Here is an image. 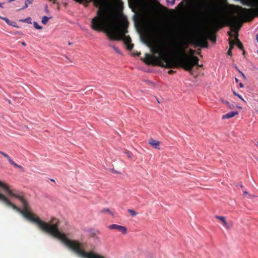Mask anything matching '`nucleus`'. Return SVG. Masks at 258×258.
<instances>
[{"mask_svg": "<svg viewBox=\"0 0 258 258\" xmlns=\"http://www.w3.org/2000/svg\"><path fill=\"white\" fill-rule=\"evenodd\" d=\"M257 144H258V142H257Z\"/></svg>", "mask_w": 258, "mask_h": 258, "instance_id": "48", "label": "nucleus"}, {"mask_svg": "<svg viewBox=\"0 0 258 258\" xmlns=\"http://www.w3.org/2000/svg\"><path fill=\"white\" fill-rule=\"evenodd\" d=\"M231 49H229V50H228V52H227V54L229 55H231Z\"/></svg>", "mask_w": 258, "mask_h": 258, "instance_id": "28", "label": "nucleus"}, {"mask_svg": "<svg viewBox=\"0 0 258 258\" xmlns=\"http://www.w3.org/2000/svg\"><path fill=\"white\" fill-rule=\"evenodd\" d=\"M100 212L102 213H108L110 215H113V213L110 211V209L109 208H104L100 210Z\"/></svg>", "mask_w": 258, "mask_h": 258, "instance_id": "12", "label": "nucleus"}, {"mask_svg": "<svg viewBox=\"0 0 258 258\" xmlns=\"http://www.w3.org/2000/svg\"><path fill=\"white\" fill-rule=\"evenodd\" d=\"M108 228L110 229L117 230L119 231L120 232H121L123 234H126L127 232V228L125 226L119 225L115 224L110 225L108 226Z\"/></svg>", "mask_w": 258, "mask_h": 258, "instance_id": "5", "label": "nucleus"}, {"mask_svg": "<svg viewBox=\"0 0 258 258\" xmlns=\"http://www.w3.org/2000/svg\"><path fill=\"white\" fill-rule=\"evenodd\" d=\"M34 27L38 30L41 29L42 27L40 25H39L36 21L34 22L33 23Z\"/></svg>", "mask_w": 258, "mask_h": 258, "instance_id": "16", "label": "nucleus"}, {"mask_svg": "<svg viewBox=\"0 0 258 258\" xmlns=\"http://www.w3.org/2000/svg\"><path fill=\"white\" fill-rule=\"evenodd\" d=\"M149 144L154 148L159 150L160 149V142L158 141L154 140L153 139H150L149 141Z\"/></svg>", "mask_w": 258, "mask_h": 258, "instance_id": "9", "label": "nucleus"}, {"mask_svg": "<svg viewBox=\"0 0 258 258\" xmlns=\"http://www.w3.org/2000/svg\"><path fill=\"white\" fill-rule=\"evenodd\" d=\"M233 93L234 95L237 96L241 100H242L243 101H245V100L243 99V98L242 97V96L240 95H239V94L237 93L234 90L233 91Z\"/></svg>", "mask_w": 258, "mask_h": 258, "instance_id": "18", "label": "nucleus"}, {"mask_svg": "<svg viewBox=\"0 0 258 258\" xmlns=\"http://www.w3.org/2000/svg\"><path fill=\"white\" fill-rule=\"evenodd\" d=\"M125 154L126 155L128 158L131 159L132 158V154L131 152L126 151L125 152Z\"/></svg>", "mask_w": 258, "mask_h": 258, "instance_id": "23", "label": "nucleus"}, {"mask_svg": "<svg viewBox=\"0 0 258 258\" xmlns=\"http://www.w3.org/2000/svg\"><path fill=\"white\" fill-rule=\"evenodd\" d=\"M256 40L257 42L258 43V33L256 35Z\"/></svg>", "mask_w": 258, "mask_h": 258, "instance_id": "36", "label": "nucleus"}, {"mask_svg": "<svg viewBox=\"0 0 258 258\" xmlns=\"http://www.w3.org/2000/svg\"><path fill=\"white\" fill-rule=\"evenodd\" d=\"M0 154L1 155H2L3 156H4L6 158H7L8 159V160L9 161V162H10V163L11 165H13L15 167H16V168H18L19 169H23V167L22 166L19 165L15 163L13 161V160L6 153L0 151Z\"/></svg>", "mask_w": 258, "mask_h": 258, "instance_id": "6", "label": "nucleus"}, {"mask_svg": "<svg viewBox=\"0 0 258 258\" xmlns=\"http://www.w3.org/2000/svg\"><path fill=\"white\" fill-rule=\"evenodd\" d=\"M242 76L243 77V78H244V79L246 78L245 76L244 75V74H242Z\"/></svg>", "mask_w": 258, "mask_h": 258, "instance_id": "40", "label": "nucleus"}, {"mask_svg": "<svg viewBox=\"0 0 258 258\" xmlns=\"http://www.w3.org/2000/svg\"><path fill=\"white\" fill-rule=\"evenodd\" d=\"M4 3H0V7L2 8H4Z\"/></svg>", "mask_w": 258, "mask_h": 258, "instance_id": "32", "label": "nucleus"}, {"mask_svg": "<svg viewBox=\"0 0 258 258\" xmlns=\"http://www.w3.org/2000/svg\"><path fill=\"white\" fill-rule=\"evenodd\" d=\"M127 211L128 213H130L131 214V215L132 217H134L138 214V213H137L135 211L132 210V209H128Z\"/></svg>", "mask_w": 258, "mask_h": 258, "instance_id": "14", "label": "nucleus"}, {"mask_svg": "<svg viewBox=\"0 0 258 258\" xmlns=\"http://www.w3.org/2000/svg\"><path fill=\"white\" fill-rule=\"evenodd\" d=\"M106 45L112 47L117 53L121 54L120 51L114 45H112L109 44H106Z\"/></svg>", "mask_w": 258, "mask_h": 258, "instance_id": "13", "label": "nucleus"}, {"mask_svg": "<svg viewBox=\"0 0 258 258\" xmlns=\"http://www.w3.org/2000/svg\"><path fill=\"white\" fill-rule=\"evenodd\" d=\"M256 196L254 195L248 194V198H256Z\"/></svg>", "mask_w": 258, "mask_h": 258, "instance_id": "26", "label": "nucleus"}, {"mask_svg": "<svg viewBox=\"0 0 258 258\" xmlns=\"http://www.w3.org/2000/svg\"><path fill=\"white\" fill-rule=\"evenodd\" d=\"M175 0H171V1L170 2L171 4L172 5H173L174 4V3H175Z\"/></svg>", "mask_w": 258, "mask_h": 258, "instance_id": "31", "label": "nucleus"}, {"mask_svg": "<svg viewBox=\"0 0 258 258\" xmlns=\"http://www.w3.org/2000/svg\"><path fill=\"white\" fill-rule=\"evenodd\" d=\"M235 43L233 40L230 41V42H229L230 48L229 49H232L233 48V47H234V45H235Z\"/></svg>", "mask_w": 258, "mask_h": 258, "instance_id": "22", "label": "nucleus"}, {"mask_svg": "<svg viewBox=\"0 0 258 258\" xmlns=\"http://www.w3.org/2000/svg\"><path fill=\"white\" fill-rule=\"evenodd\" d=\"M237 186H239L241 188L243 187V185L242 184H237Z\"/></svg>", "mask_w": 258, "mask_h": 258, "instance_id": "33", "label": "nucleus"}, {"mask_svg": "<svg viewBox=\"0 0 258 258\" xmlns=\"http://www.w3.org/2000/svg\"><path fill=\"white\" fill-rule=\"evenodd\" d=\"M14 1V0H9V2H13V1Z\"/></svg>", "mask_w": 258, "mask_h": 258, "instance_id": "43", "label": "nucleus"}, {"mask_svg": "<svg viewBox=\"0 0 258 258\" xmlns=\"http://www.w3.org/2000/svg\"><path fill=\"white\" fill-rule=\"evenodd\" d=\"M199 59L196 56L189 57L186 55L183 54L181 57L180 63L182 66L183 68L187 71L191 72L193 67L197 65L201 67L198 63Z\"/></svg>", "mask_w": 258, "mask_h": 258, "instance_id": "4", "label": "nucleus"}, {"mask_svg": "<svg viewBox=\"0 0 258 258\" xmlns=\"http://www.w3.org/2000/svg\"><path fill=\"white\" fill-rule=\"evenodd\" d=\"M22 45L23 46H26V44L25 42H22Z\"/></svg>", "mask_w": 258, "mask_h": 258, "instance_id": "35", "label": "nucleus"}, {"mask_svg": "<svg viewBox=\"0 0 258 258\" xmlns=\"http://www.w3.org/2000/svg\"><path fill=\"white\" fill-rule=\"evenodd\" d=\"M215 218L216 219L220 220L222 222L223 226L226 229H228V230L229 229L232 225L231 223H228L227 222V221H226V219H225V217L224 216H220L216 215V216H215Z\"/></svg>", "mask_w": 258, "mask_h": 258, "instance_id": "7", "label": "nucleus"}, {"mask_svg": "<svg viewBox=\"0 0 258 258\" xmlns=\"http://www.w3.org/2000/svg\"><path fill=\"white\" fill-rule=\"evenodd\" d=\"M28 3L25 2L24 6L21 9L23 10V9H26V8H27L28 7Z\"/></svg>", "mask_w": 258, "mask_h": 258, "instance_id": "27", "label": "nucleus"}, {"mask_svg": "<svg viewBox=\"0 0 258 258\" xmlns=\"http://www.w3.org/2000/svg\"><path fill=\"white\" fill-rule=\"evenodd\" d=\"M257 160L258 161V158L257 159Z\"/></svg>", "mask_w": 258, "mask_h": 258, "instance_id": "47", "label": "nucleus"}, {"mask_svg": "<svg viewBox=\"0 0 258 258\" xmlns=\"http://www.w3.org/2000/svg\"><path fill=\"white\" fill-rule=\"evenodd\" d=\"M33 2V0H26L25 2L28 3V5L32 4Z\"/></svg>", "mask_w": 258, "mask_h": 258, "instance_id": "25", "label": "nucleus"}, {"mask_svg": "<svg viewBox=\"0 0 258 258\" xmlns=\"http://www.w3.org/2000/svg\"><path fill=\"white\" fill-rule=\"evenodd\" d=\"M238 71L239 73L241 75H242V74H243L241 71H239V70H238Z\"/></svg>", "mask_w": 258, "mask_h": 258, "instance_id": "39", "label": "nucleus"}, {"mask_svg": "<svg viewBox=\"0 0 258 258\" xmlns=\"http://www.w3.org/2000/svg\"><path fill=\"white\" fill-rule=\"evenodd\" d=\"M222 102L224 104H226L229 107V108H230V109L233 108L234 107V106L233 105L231 104L229 102H228L226 100H222Z\"/></svg>", "mask_w": 258, "mask_h": 258, "instance_id": "15", "label": "nucleus"}, {"mask_svg": "<svg viewBox=\"0 0 258 258\" xmlns=\"http://www.w3.org/2000/svg\"><path fill=\"white\" fill-rule=\"evenodd\" d=\"M69 45H71L72 44V43H71L70 42H69L68 43Z\"/></svg>", "mask_w": 258, "mask_h": 258, "instance_id": "44", "label": "nucleus"}, {"mask_svg": "<svg viewBox=\"0 0 258 258\" xmlns=\"http://www.w3.org/2000/svg\"><path fill=\"white\" fill-rule=\"evenodd\" d=\"M51 18V17H48L47 16H43L42 18V19H41V23L43 24H46L49 20V19H50Z\"/></svg>", "mask_w": 258, "mask_h": 258, "instance_id": "11", "label": "nucleus"}, {"mask_svg": "<svg viewBox=\"0 0 258 258\" xmlns=\"http://www.w3.org/2000/svg\"><path fill=\"white\" fill-rule=\"evenodd\" d=\"M0 19L4 20L7 24H9V23H10V20H9L8 18H6V17H1L0 16Z\"/></svg>", "mask_w": 258, "mask_h": 258, "instance_id": "21", "label": "nucleus"}, {"mask_svg": "<svg viewBox=\"0 0 258 258\" xmlns=\"http://www.w3.org/2000/svg\"><path fill=\"white\" fill-rule=\"evenodd\" d=\"M257 54H258V50H257Z\"/></svg>", "mask_w": 258, "mask_h": 258, "instance_id": "46", "label": "nucleus"}, {"mask_svg": "<svg viewBox=\"0 0 258 258\" xmlns=\"http://www.w3.org/2000/svg\"><path fill=\"white\" fill-rule=\"evenodd\" d=\"M235 81L236 83H238L239 82V80L237 78H235Z\"/></svg>", "mask_w": 258, "mask_h": 258, "instance_id": "34", "label": "nucleus"}, {"mask_svg": "<svg viewBox=\"0 0 258 258\" xmlns=\"http://www.w3.org/2000/svg\"><path fill=\"white\" fill-rule=\"evenodd\" d=\"M22 22L27 21L28 23H31V18L30 17L25 19V20H21Z\"/></svg>", "mask_w": 258, "mask_h": 258, "instance_id": "24", "label": "nucleus"}, {"mask_svg": "<svg viewBox=\"0 0 258 258\" xmlns=\"http://www.w3.org/2000/svg\"><path fill=\"white\" fill-rule=\"evenodd\" d=\"M244 12H243L242 15L243 16L245 20H250L252 19L251 14L249 12V10L246 8L242 9Z\"/></svg>", "mask_w": 258, "mask_h": 258, "instance_id": "8", "label": "nucleus"}, {"mask_svg": "<svg viewBox=\"0 0 258 258\" xmlns=\"http://www.w3.org/2000/svg\"><path fill=\"white\" fill-rule=\"evenodd\" d=\"M153 53L158 54V56H150L152 64L162 67L170 68L175 62L171 60V57L177 53L184 54L183 51L178 46H171L166 40H162L160 43L151 48Z\"/></svg>", "mask_w": 258, "mask_h": 258, "instance_id": "2", "label": "nucleus"}, {"mask_svg": "<svg viewBox=\"0 0 258 258\" xmlns=\"http://www.w3.org/2000/svg\"><path fill=\"white\" fill-rule=\"evenodd\" d=\"M238 114V111H231V112H229L225 114H224L223 116H222V118L224 119H229V118H230L232 117H233L234 115H237Z\"/></svg>", "mask_w": 258, "mask_h": 258, "instance_id": "10", "label": "nucleus"}, {"mask_svg": "<svg viewBox=\"0 0 258 258\" xmlns=\"http://www.w3.org/2000/svg\"><path fill=\"white\" fill-rule=\"evenodd\" d=\"M197 9L199 12L201 13H209L215 21L218 24L226 26H230L231 29L228 32V34L230 36H232V27L240 22L239 19L236 17H234L232 19H229L222 17L221 14L223 9L220 5H217L214 10H210L205 3H200L198 4Z\"/></svg>", "mask_w": 258, "mask_h": 258, "instance_id": "3", "label": "nucleus"}, {"mask_svg": "<svg viewBox=\"0 0 258 258\" xmlns=\"http://www.w3.org/2000/svg\"><path fill=\"white\" fill-rule=\"evenodd\" d=\"M9 25L13 26V27H16V28H18V26L17 24L16 23V22H15L14 21H11L10 23L9 24Z\"/></svg>", "mask_w": 258, "mask_h": 258, "instance_id": "19", "label": "nucleus"}, {"mask_svg": "<svg viewBox=\"0 0 258 258\" xmlns=\"http://www.w3.org/2000/svg\"><path fill=\"white\" fill-rule=\"evenodd\" d=\"M199 45L201 46L202 47H207L208 44L206 43H205L204 42L199 41Z\"/></svg>", "mask_w": 258, "mask_h": 258, "instance_id": "17", "label": "nucleus"}, {"mask_svg": "<svg viewBox=\"0 0 258 258\" xmlns=\"http://www.w3.org/2000/svg\"><path fill=\"white\" fill-rule=\"evenodd\" d=\"M114 172L116 173H118V174H120V172H118V171H114Z\"/></svg>", "mask_w": 258, "mask_h": 258, "instance_id": "41", "label": "nucleus"}, {"mask_svg": "<svg viewBox=\"0 0 258 258\" xmlns=\"http://www.w3.org/2000/svg\"><path fill=\"white\" fill-rule=\"evenodd\" d=\"M195 51L194 50L190 49L189 52L191 55H193L195 53Z\"/></svg>", "mask_w": 258, "mask_h": 258, "instance_id": "29", "label": "nucleus"}, {"mask_svg": "<svg viewBox=\"0 0 258 258\" xmlns=\"http://www.w3.org/2000/svg\"><path fill=\"white\" fill-rule=\"evenodd\" d=\"M239 87L241 88H243V87H244L243 85V84L242 83H240L239 84Z\"/></svg>", "mask_w": 258, "mask_h": 258, "instance_id": "30", "label": "nucleus"}, {"mask_svg": "<svg viewBox=\"0 0 258 258\" xmlns=\"http://www.w3.org/2000/svg\"><path fill=\"white\" fill-rule=\"evenodd\" d=\"M212 40L213 41H214V42H215V41H216V38H213L212 39Z\"/></svg>", "mask_w": 258, "mask_h": 258, "instance_id": "38", "label": "nucleus"}, {"mask_svg": "<svg viewBox=\"0 0 258 258\" xmlns=\"http://www.w3.org/2000/svg\"><path fill=\"white\" fill-rule=\"evenodd\" d=\"M75 1L79 3L85 2L87 4L93 2L95 6L99 7L96 16L91 20V28L96 31L104 32L111 40H122L127 49L131 50L133 49V45L131 43V38L125 36L127 32L126 28L128 23L126 20H123V27L118 29L116 27L115 16L102 6L104 0Z\"/></svg>", "mask_w": 258, "mask_h": 258, "instance_id": "1", "label": "nucleus"}, {"mask_svg": "<svg viewBox=\"0 0 258 258\" xmlns=\"http://www.w3.org/2000/svg\"><path fill=\"white\" fill-rule=\"evenodd\" d=\"M236 44L237 46L239 47V49H242L243 47L241 43L239 42L237 38H236Z\"/></svg>", "mask_w": 258, "mask_h": 258, "instance_id": "20", "label": "nucleus"}, {"mask_svg": "<svg viewBox=\"0 0 258 258\" xmlns=\"http://www.w3.org/2000/svg\"><path fill=\"white\" fill-rule=\"evenodd\" d=\"M51 181H54V180L53 179H51Z\"/></svg>", "mask_w": 258, "mask_h": 258, "instance_id": "45", "label": "nucleus"}, {"mask_svg": "<svg viewBox=\"0 0 258 258\" xmlns=\"http://www.w3.org/2000/svg\"><path fill=\"white\" fill-rule=\"evenodd\" d=\"M246 194H247L248 195L249 194H248L247 191H243V195H246Z\"/></svg>", "mask_w": 258, "mask_h": 258, "instance_id": "37", "label": "nucleus"}, {"mask_svg": "<svg viewBox=\"0 0 258 258\" xmlns=\"http://www.w3.org/2000/svg\"><path fill=\"white\" fill-rule=\"evenodd\" d=\"M235 34H236V37H237V35H238V32H237V31H236V32H235Z\"/></svg>", "mask_w": 258, "mask_h": 258, "instance_id": "42", "label": "nucleus"}]
</instances>
